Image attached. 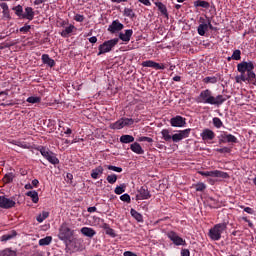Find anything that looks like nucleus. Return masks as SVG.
<instances>
[{
	"label": "nucleus",
	"mask_w": 256,
	"mask_h": 256,
	"mask_svg": "<svg viewBox=\"0 0 256 256\" xmlns=\"http://www.w3.org/2000/svg\"><path fill=\"white\" fill-rule=\"evenodd\" d=\"M119 43V38L110 39L108 41H104L101 45L98 47V56L99 55H105V53H111L113 51V48Z\"/></svg>",
	"instance_id": "0eeeda50"
},
{
	"label": "nucleus",
	"mask_w": 256,
	"mask_h": 256,
	"mask_svg": "<svg viewBox=\"0 0 256 256\" xmlns=\"http://www.w3.org/2000/svg\"><path fill=\"white\" fill-rule=\"evenodd\" d=\"M20 33L27 34L29 31H31V25L25 24L23 27L19 29Z\"/></svg>",
	"instance_id": "3c124183"
},
{
	"label": "nucleus",
	"mask_w": 256,
	"mask_h": 256,
	"mask_svg": "<svg viewBox=\"0 0 256 256\" xmlns=\"http://www.w3.org/2000/svg\"><path fill=\"white\" fill-rule=\"evenodd\" d=\"M88 213H95L97 211V207L92 206L87 208Z\"/></svg>",
	"instance_id": "338daca9"
},
{
	"label": "nucleus",
	"mask_w": 256,
	"mask_h": 256,
	"mask_svg": "<svg viewBox=\"0 0 256 256\" xmlns=\"http://www.w3.org/2000/svg\"><path fill=\"white\" fill-rule=\"evenodd\" d=\"M41 59L44 65H48V67H55V60L49 57V54H43Z\"/></svg>",
	"instance_id": "412c9836"
},
{
	"label": "nucleus",
	"mask_w": 256,
	"mask_h": 256,
	"mask_svg": "<svg viewBox=\"0 0 256 256\" xmlns=\"http://www.w3.org/2000/svg\"><path fill=\"white\" fill-rule=\"evenodd\" d=\"M242 219L245 223H248V227L253 228V222H251V220H248L247 217H242Z\"/></svg>",
	"instance_id": "680f3d73"
},
{
	"label": "nucleus",
	"mask_w": 256,
	"mask_h": 256,
	"mask_svg": "<svg viewBox=\"0 0 256 256\" xmlns=\"http://www.w3.org/2000/svg\"><path fill=\"white\" fill-rule=\"evenodd\" d=\"M231 59H233V61H241V50H234Z\"/></svg>",
	"instance_id": "a19ab883"
},
{
	"label": "nucleus",
	"mask_w": 256,
	"mask_h": 256,
	"mask_svg": "<svg viewBox=\"0 0 256 256\" xmlns=\"http://www.w3.org/2000/svg\"><path fill=\"white\" fill-rule=\"evenodd\" d=\"M13 11H15V15H17V17H20L21 19H23V6L18 5L16 7L12 8Z\"/></svg>",
	"instance_id": "58836bf2"
},
{
	"label": "nucleus",
	"mask_w": 256,
	"mask_h": 256,
	"mask_svg": "<svg viewBox=\"0 0 256 256\" xmlns=\"http://www.w3.org/2000/svg\"><path fill=\"white\" fill-rule=\"evenodd\" d=\"M127 186H125V184H121L120 186H117L114 190V193L116 195H123V193H125V189Z\"/></svg>",
	"instance_id": "ea45409f"
},
{
	"label": "nucleus",
	"mask_w": 256,
	"mask_h": 256,
	"mask_svg": "<svg viewBox=\"0 0 256 256\" xmlns=\"http://www.w3.org/2000/svg\"><path fill=\"white\" fill-rule=\"evenodd\" d=\"M195 189L198 192H203V191H205V189H207V185H205V183H203V182H200L195 185Z\"/></svg>",
	"instance_id": "09e8293b"
},
{
	"label": "nucleus",
	"mask_w": 256,
	"mask_h": 256,
	"mask_svg": "<svg viewBox=\"0 0 256 256\" xmlns=\"http://www.w3.org/2000/svg\"><path fill=\"white\" fill-rule=\"evenodd\" d=\"M0 256H17V250L11 248H5L0 251Z\"/></svg>",
	"instance_id": "cd10ccee"
},
{
	"label": "nucleus",
	"mask_w": 256,
	"mask_h": 256,
	"mask_svg": "<svg viewBox=\"0 0 256 256\" xmlns=\"http://www.w3.org/2000/svg\"><path fill=\"white\" fill-rule=\"evenodd\" d=\"M156 7L160 11V13L166 17H169V13L167 12V6L162 2H155Z\"/></svg>",
	"instance_id": "bb28decb"
},
{
	"label": "nucleus",
	"mask_w": 256,
	"mask_h": 256,
	"mask_svg": "<svg viewBox=\"0 0 256 256\" xmlns=\"http://www.w3.org/2000/svg\"><path fill=\"white\" fill-rule=\"evenodd\" d=\"M163 69H165V64H159V63L156 64V71H161Z\"/></svg>",
	"instance_id": "e2e57ef3"
},
{
	"label": "nucleus",
	"mask_w": 256,
	"mask_h": 256,
	"mask_svg": "<svg viewBox=\"0 0 256 256\" xmlns=\"http://www.w3.org/2000/svg\"><path fill=\"white\" fill-rule=\"evenodd\" d=\"M74 233L75 231L69 228V224H67V222H64L59 227L58 239H60V241H63L64 243H67V241H71Z\"/></svg>",
	"instance_id": "20e7f679"
},
{
	"label": "nucleus",
	"mask_w": 256,
	"mask_h": 256,
	"mask_svg": "<svg viewBox=\"0 0 256 256\" xmlns=\"http://www.w3.org/2000/svg\"><path fill=\"white\" fill-rule=\"evenodd\" d=\"M139 3H142L143 5H145L146 7H151V1L149 0H138Z\"/></svg>",
	"instance_id": "052dcab7"
},
{
	"label": "nucleus",
	"mask_w": 256,
	"mask_h": 256,
	"mask_svg": "<svg viewBox=\"0 0 256 256\" xmlns=\"http://www.w3.org/2000/svg\"><path fill=\"white\" fill-rule=\"evenodd\" d=\"M229 97L221 94L213 96V91L205 89L200 92L196 98V103H202L203 105H214V107H221Z\"/></svg>",
	"instance_id": "f257e3e1"
},
{
	"label": "nucleus",
	"mask_w": 256,
	"mask_h": 256,
	"mask_svg": "<svg viewBox=\"0 0 256 256\" xmlns=\"http://www.w3.org/2000/svg\"><path fill=\"white\" fill-rule=\"evenodd\" d=\"M130 215H132V217L138 221V223H143V215L139 212H137V210L135 209H131L130 210Z\"/></svg>",
	"instance_id": "c756f323"
},
{
	"label": "nucleus",
	"mask_w": 256,
	"mask_h": 256,
	"mask_svg": "<svg viewBox=\"0 0 256 256\" xmlns=\"http://www.w3.org/2000/svg\"><path fill=\"white\" fill-rule=\"evenodd\" d=\"M199 175L202 177H216L220 179H229V174L227 172H223L220 170H213V171H199Z\"/></svg>",
	"instance_id": "6e6552de"
},
{
	"label": "nucleus",
	"mask_w": 256,
	"mask_h": 256,
	"mask_svg": "<svg viewBox=\"0 0 256 256\" xmlns=\"http://www.w3.org/2000/svg\"><path fill=\"white\" fill-rule=\"evenodd\" d=\"M48 217H49V212L43 211L41 214H39L36 217V220L38 221V223H43L45 219H47Z\"/></svg>",
	"instance_id": "4c0bfd02"
},
{
	"label": "nucleus",
	"mask_w": 256,
	"mask_h": 256,
	"mask_svg": "<svg viewBox=\"0 0 256 256\" xmlns=\"http://www.w3.org/2000/svg\"><path fill=\"white\" fill-rule=\"evenodd\" d=\"M22 19H28V21H33V19H35V12L32 7L25 8V13L22 15Z\"/></svg>",
	"instance_id": "f3484780"
},
{
	"label": "nucleus",
	"mask_w": 256,
	"mask_h": 256,
	"mask_svg": "<svg viewBox=\"0 0 256 256\" xmlns=\"http://www.w3.org/2000/svg\"><path fill=\"white\" fill-rule=\"evenodd\" d=\"M81 233L82 235H84L85 237H95V235H97V232L95 231V229L93 228H89V227H83L81 228Z\"/></svg>",
	"instance_id": "a211bd4d"
},
{
	"label": "nucleus",
	"mask_w": 256,
	"mask_h": 256,
	"mask_svg": "<svg viewBox=\"0 0 256 256\" xmlns=\"http://www.w3.org/2000/svg\"><path fill=\"white\" fill-rule=\"evenodd\" d=\"M207 31H209L207 28V24H199L197 28L198 35H200L201 37H205V33H207Z\"/></svg>",
	"instance_id": "72a5a7b5"
},
{
	"label": "nucleus",
	"mask_w": 256,
	"mask_h": 256,
	"mask_svg": "<svg viewBox=\"0 0 256 256\" xmlns=\"http://www.w3.org/2000/svg\"><path fill=\"white\" fill-rule=\"evenodd\" d=\"M236 83H241L243 81L244 83L247 81L248 83H251L252 85L256 86V81L253 79H249L248 76H245L243 74H240L239 76L235 77Z\"/></svg>",
	"instance_id": "4be33fe9"
},
{
	"label": "nucleus",
	"mask_w": 256,
	"mask_h": 256,
	"mask_svg": "<svg viewBox=\"0 0 256 256\" xmlns=\"http://www.w3.org/2000/svg\"><path fill=\"white\" fill-rule=\"evenodd\" d=\"M253 69H255V64L253 62H241L237 65V71L241 73V75H245L247 73V78L252 79L256 81V74L253 72Z\"/></svg>",
	"instance_id": "7ed1b4c3"
},
{
	"label": "nucleus",
	"mask_w": 256,
	"mask_h": 256,
	"mask_svg": "<svg viewBox=\"0 0 256 256\" xmlns=\"http://www.w3.org/2000/svg\"><path fill=\"white\" fill-rule=\"evenodd\" d=\"M130 149L131 151H133V153H136L137 155H143L145 153V150H143V147H141V144L137 142L131 144Z\"/></svg>",
	"instance_id": "6ab92c4d"
},
{
	"label": "nucleus",
	"mask_w": 256,
	"mask_h": 256,
	"mask_svg": "<svg viewBox=\"0 0 256 256\" xmlns=\"http://www.w3.org/2000/svg\"><path fill=\"white\" fill-rule=\"evenodd\" d=\"M16 203L15 201L5 197L0 196V208L1 209H13L15 207Z\"/></svg>",
	"instance_id": "f8f14e48"
},
{
	"label": "nucleus",
	"mask_w": 256,
	"mask_h": 256,
	"mask_svg": "<svg viewBox=\"0 0 256 256\" xmlns=\"http://www.w3.org/2000/svg\"><path fill=\"white\" fill-rule=\"evenodd\" d=\"M160 134L166 143H171V141H173V143H179L191 135V128L177 130L175 134H171L170 129H162Z\"/></svg>",
	"instance_id": "f03ea898"
},
{
	"label": "nucleus",
	"mask_w": 256,
	"mask_h": 256,
	"mask_svg": "<svg viewBox=\"0 0 256 256\" xmlns=\"http://www.w3.org/2000/svg\"><path fill=\"white\" fill-rule=\"evenodd\" d=\"M125 25H123L119 20H114L111 25L108 26L109 33H119V31H123Z\"/></svg>",
	"instance_id": "ddd939ff"
},
{
	"label": "nucleus",
	"mask_w": 256,
	"mask_h": 256,
	"mask_svg": "<svg viewBox=\"0 0 256 256\" xmlns=\"http://www.w3.org/2000/svg\"><path fill=\"white\" fill-rule=\"evenodd\" d=\"M120 200H122L124 203H131V196L129 194H123L120 196Z\"/></svg>",
	"instance_id": "8fccbe9b"
},
{
	"label": "nucleus",
	"mask_w": 256,
	"mask_h": 256,
	"mask_svg": "<svg viewBox=\"0 0 256 256\" xmlns=\"http://www.w3.org/2000/svg\"><path fill=\"white\" fill-rule=\"evenodd\" d=\"M103 166H98L94 169L91 170V177L92 179H99V177H101V175H103Z\"/></svg>",
	"instance_id": "aec40b11"
},
{
	"label": "nucleus",
	"mask_w": 256,
	"mask_h": 256,
	"mask_svg": "<svg viewBox=\"0 0 256 256\" xmlns=\"http://www.w3.org/2000/svg\"><path fill=\"white\" fill-rule=\"evenodd\" d=\"M135 141V137L129 135V134H124L120 137V143H133Z\"/></svg>",
	"instance_id": "c85d7f7f"
},
{
	"label": "nucleus",
	"mask_w": 256,
	"mask_h": 256,
	"mask_svg": "<svg viewBox=\"0 0 256 256\" xmlns=\"http://www.w3.org/2000/svg\"><path fill=\"white\" fill-rule=\"evenodd\" d=\"M203 141H213L215 139V132L213 130L206 128L200 134Z\"/></svg>",
	"instance_id": "2eb2a0df"
},
{
	"label": "nucleus",
	"mask_w": 256,
	"mask_h": 256,
	"mask_svg": "<svg viewBox=\"0 0 256 256\" xmlns=\"http://www.w3.org/2000/svg\"><path fill=\"white\" fill-rule=\"evenodd\" d=\"M166 235L168 239H170V241H172V243H174L176 246L187 245L185 239L181 238V236H179V234H177L175 231H168Z\"/></svg>",
	"instance_id": "1a4fd4ad"
},
{
	"label": "nucleus",
	"mask_w": 256,
	"mask_h": 256,
	"mask_svg": "<svg viewBox=\"0 0 256 256\" xmlns=\"http://www.w3.org/2000/svg\"><path fill=\"white\" fill-rule=\"evenodd\" d=\"M221 143H228L227 141V132H223V134L220 135L219 144Z\"/></svg>",
	"instance_id": "5fc2aeb1"
},
{
	"label": "nucleus",
	"mask_w": 256,
	"mask_h": 256,
	"mask_svg": "<svg viewBox=\"0 0 256 256\" xmlns=\"http://www.w3.org/2000/svg\"><path fill=\"white\" fill-rule=\"evenodd\" d=\"M77 29L75 28V25L70 24L68 27H66L64 30H62V32L60 33L61 37H69V35H71V33H73V31Z\"/></svg>",
	"instance_id": "393cba45"
},
{
	"label": "nucleus",
	"mask_w": 256,
	"mask_h": 256,
	"mask_svg": "<svg viewBox=\"0 0 256 256\" xmlns=\"http://www.w3.org/2000/svg\"><path fill=\"white\" fill-rule=\"evenodd\" d=\"M15 237H17V231L12 230L10 233L2 235L0 241L6 243V241H11V239H15Z\"/></svg>",
	"instance_id": "5701e85b"
},
{
	"label": "nucleus",
	"mask_w": 256,
	"mask_h": 256,
	"mask_svg": "<svg viewBox=\"0 0 256 256\" xmlns=\"http://www.w3.org/2000/svg\"><path fill=\"white\" fill-rule=\"evenodd\" d=\"M36 150L39 151L42 157H44V159H47L51 163V165H59V158H57L55 153L49 150V148L45 146H38Z\"/></svg>",
	"instance_id": "423d86ee"
},
{
	"label": "nucleus",
	"mask_w": 256,
	"mask_h": 256,
	"mask_svg": "<svg viewBox=\"0 0 256 256\" xmlns=\"http://www.w3.org/2000/svg\"><path fill=\"white\" fill-rule=\"evenodd\" d=\"M109 127L110 129H113V130H119V129H123V127L125 126L123 125L122 118H120L118 121L111 123Z\"/></svg>",
	"instance_id": "473e14b6"
},
{
	"label": "nucleus",
	"mask_w": 256,
	"mask_h": 256,
	"mask_svg": "<svg viewBox=\"0 0 256 256\" xmlns=\"http://www.w3.org/2000/svg\"><path fill=\"white\" fill-rule=\"evenodd\" d=\"M121 119L123 121L124 127H129L133 125V123H135V120H133L132 118H121Z\"/></svg>",
	"instance_id": "de8ad7c7"
},
{
	"label": "nucleus",
	"mask_w": 256,
	"mask_h": 256,
	"mask_svg": "<svg viewBox=\"0 0 256 256\" xmlns=\"http://www.w3.org/2000/svg\"><path fill=\"white\" fill-rule=\"evenodd\" d=\"M136 254L131 251L124 252V256H135Z\"/></svg>",
	"instance_id": "774afa93"
},
{
	"label": "nucleus",
	"mask_w": 256,
	"mask_h": 256,
	"mask_svg": "<svg viewBox=\"0 0 256 256\" xmlns=\"http://www.w3.org/2000/svg\"><path fill=\"white\" fill-rule=\"evenodd\" d=\"M2 13L4 17H6V19H11V14L9 13V10H3Z\"/></svg>",
	"instance_id": "0e129e2a"
},
{
	"label": "nucleus",
	"mask_w": 256,
	"mask_h": 256,
	"mask_svg": "<svg viewBox=\"0 0 256 256\" xmlns=\"http://www.w3.org/2000/svg\"><path fill=\"white\" fill-rule=\"evenodd\" d=\"M74 21H77V23H83V21H85V16L81 14H76L74 16Z\"/></svg>",
	"instance_id": "864d4df0"
},
{
	"label": "nucleus",
	"mask_w": 256,
	"mask_h": 256,
	"mask_svg": "<svg viewBox=\"0 0 256 256\" xmlns=\"http://www.w3.org/2000/svg\"><path fill=\"white\" fill-rule=\"evenodd\" d=\"M1 9H3V11H7L9 10V5H7V3L3 2L0 4Z\"/></svg>",
	"instance_id": "69168bd1"
},
{
	"label": "nucleus",
	"mask_w": 256,
	"mask_h": 256,
	"mask_svg": "<svg viewBox=\"0 0 256 256\" xmlns=\"http://www.w3.org/2000/svg\"><path fill=\"white\" fill-rule=\"evenodd\" d=\"M146 199H151V193L149 192L147 186H142L138 190V194L136 195V201H143Z\"/></svg>",
	"instance_id": "9b49d317"
},
{
	"label": "nucleus",
	"mask_w": 256,
	"mask_h": 256,
	"mask_svg": "<svg viewBox=\"0 0 256 256\" xmlns=\"http://www.w3.org/2000/svg\"><path fill=\"white\" fill-rule=\"evenodd\" d=\"M106 181H108L110 185H115V183H117V174L108 175Z\"/></svg>",
	"instance_id": "c03bdc74"
},
{
	"label": "nucleus",
	"mask_w": 256,
	"mask_h": 256,
	"mask_svg": "<svg viewBox=\"0 0 256 256\" xmlns=\"http://www.w3.org/2000/svg\"><path fill=\"white\" fill-rule=\"evenodd\" d=\"M27 103H31L32 105H35V103H39L41 101V97L38 96H30L26 99Z\"/></svg>",
	"instance_id": "37998d69"
},
{
	"label": "nucleus",
	"mask_w": 256,
	"mask_h": 256,
	"mask_svg": "<svg viewBox=\"0 0 256 256\" xmlns=\"http://www.w3.org/2000/svg\"><path fill=\"white\" fill-rule=\"evenodd\" d=\"M221 75L216 74L215 76H207L203 78L202 82L205 83V85H215L216 83H219Z\"/></svg>",
	"instance_id": "dca6fc26"
},
{
	"label": "nucleus",
	"mask_w": 256,
	"mask_h": 256,
	"mask_svg": "<svg viewBox=\"0 0 256 256\" xmlns=\"http://www.w3.org/2000/svg\"><path fill=\"white\" fill-rule=\"evenodd\" d=\"M194 7H202V9H209L211 4L205 0H196L194 1Z\"/></svg>",
	"instance_id": "a878e982"
},
{
	"label": "nucleus",
	"mask_w": 256,
	"mask_h": 256,
	"mask_svg": "<svg viewBox=\"0 0 256 256\" xmlns=\"http://www.w3.org/2000/svg\"><path fill=\"white\" fill-rule=\"evenodd\" d=\"M123 15L124 17H129V19H135L137 17L131 8H124Z\"/></svg>",
	"instance_id": "c9c22d12"
},
{
	"label": "nucleus",
	"mask_w": 256,
	"mask_h": 256,
	"mask_svg": "<svg viewBox=\"0 0 256 256\" xmlns=\"http://www.w3.org/2000/svg\"><path fill=\"white\" fill-rule=\"evenodd\" d=\"M207 22H206V25H207V29H210L211 31H213L214 27H213V24H211V19L207 18L206 17Z\"/></svg>",
	"instance_id": "bf43d9fd"
},
{
	"label": "nucleus",
	"mask_w": 256,
	"mask_h": 256,
	"mask_svg": "<svg viewBox=\"0 0 256 256\" xmlns=\"http://www.w3.org/2000/svg\"><path fill=\"white\" fill-rule=\"evenodd\" d=\"M105 167L109 171H115L116 173H122L123 172V168H121V167H117V166H113V165H106Z\"/></svg>",
	"instance_id": "a18cd8bd"
},
{
	"label": "nucleus",
	"mask_w": 256,
	"mask_h": 256,
	"mask_svg": "<svg viewBox=\"0 0 256 256\" xmlns=\"http://www.w3.org/2000/svg\"><path fill=\"white\" fill-rule=\"evenodd\" d=\"M140 141H146L147 143H153V138L147 137V136H142V137H140Z\"/></svg>",
	"instance_id": "4d7b16f0"
},
{
	"label": "nucleus",
	"mask_w": 256,
	"mask_h": 256,
	"mask_svg": "<svg viewBox=\"0 0 256 256\" xmlns=\"http://www.w3.org/2000/svg\"><path fill=\"white\" fill-rule=\"evenodd\" d=\"M14 179H15V174L13 172H8L4 175L2 181L3 183L9 184V183H13Z\"/></svg>",
	"instance_id": "7c9ffc66"
},
{
	"label": "nucleus",
	"mask_w": 256,
	"mask_h": 256,
	"mask_svg": "<svg viewBox=\"0 0 256 256\" xmlns=\"http://www.w3.org/2000/svg\"><path fill=\"white\" fill-rule=\"evenodd\" d=\"M226 141H228V143H239V140L237 139V137L229 133H227Z\"/></svg>",
	"instance_id": "49530a36"
},
{
	"label": "nucleus",
	"mask_w": 256,
	"mask_h": 256,
	"mask_svg": "<svg viewBox=\"0 0 256 256\" xmlns=\"http://www.w3.org/2000/svg\"><path fill=\"white\" fill-rule=\"evenodd\" d=\"M225 229H227L226 223H218L209 230L208 236L212 241H220L221 235H223V231H225Z\"/></svg>",
	"instance_id": "39448f33"
},
{
	"label": "nucleus",
	"mask_w": 256,
	"mask_h": 256,
	"mask_svg": "<svg viewBox=\"0 0 256 256\" xmlns=\"http://www.w3.org/2000/svg\"><path fill=\"white\" fill-rule=\"evenodd\" d=\"M212 121H213V125H214V127H216V129H221V127H223V121H221V118L214 117Z\"/></svg>",
	"instance_id": "79ce46f5"
},
{
	"label": "nucleus",
	"mask_w": 256,
	"mask_h": 256,
	"mask_svg": "<svg viewBox=\"0 0 256 256\" xmlns=\"http://www.w3.org/2000/svg\"><path fill=\"white\" fill-rule=\"evenodd\" d=\"M142 67H150L152 69H156L157 62H155L153 60H146V61L142 62Z\"/></svg>",
	"instance_id": "e433bc0d"
},
{
	"label": "nucleus",
	"mask_w": 256,
	"mask_h": 256,
	"mask_svg": "<svg viewBox=\"0 0 256 256\" xmlns=\"http://www.w3.org/2000/svg\"><path fill=\"white\" fill-rule=\"evenodd\" d=\"M181 256H191V252L189 251V249H182L181 250Z\"/></svg>",
	"instance_id": "13d9d810"
},
{
	"label": "nucleus",
	"mask_w": 256,
	"mask_h": 256,
	"mask_svg": "<svg viewBox=\"0 0 256 256\" xmlns=\"http://www.w3.org/2000/svg\"><path fill=\"white\" fill-rule=\"evenodd\" d=\"M26 195L27 197H31L34 203H39V193L37 191H28Z\"/></svg>",
	"instance_id": "f704fd0d"
},
{
	"label": "nucleus",
	"mask_w": 256,
	"mask_h": 256,
	"mask_svg": "<svg viewBox=\"0 0 256 256\" xmlns=\"http://www.w3.org/2000/svg\"><path fill=\"white\" fill-rule=\"evenodd\" d=\"M217 153H231V148L229 147H223V148H217Z\"/></svg>",
	"instance_id": "6e6d98bb"
},
{
	"label": "nucleus",
	"mask_w": 256,
	"mask_h": 256,
	"mask_svg": "<svg viewBox=\"0 0 256 256\" xmlns=\"http://www.w3.org/2000/svg\"><path fill=\"white\" fill-rule=\"evenodd\" d=\"M118 37V40L120 39L124 43H129V41H131V37H133V29H127L124 30V32H120Z\"/></svg>",
	"instance_id": "4468645a"
},
{
	"label": "nucleus",
	"mask_w": 256,
	"mask_h": 256,
	"mask_svg": "<svg viewBox=\"0 0 256 256\" xmlns=\"http://www.w3.org/2000/svg\"><path fill=\"white\" fill-rule=\"evenodd\" d=\"M51 241H53V237L46 236L45 238L40 239L38 244L40 245V247H45L47 245H51Z\"/></svg>",
	"instance_id": "2f4dec72"
},
{
	"label": "nucleus",
	"mask_w": 256,
	"mask_h": 256,
	"mask_svg": "<svg viewBox=\"0 0 256 256\" xmlns=\"http://www.w3.org/2000/svg\"><path fill=\"white\" fill-rule=\"evenodd\" d=\"M171 127H185L187 125V119L183 116H175L170 119Z\"/></svg>",
	"instance_id": "9d476101"
},
{
	"label": "nucleus",
	"mask_w": 256,
	"mask_h": 256,
	"mask_svg": "<svg viewBox=\"0 0 256 256\" xmlns=\"http://www.w3.org/2000/svg\"><path fill=\"white\" fill-rule=\"evenodd\" d=\"M101 227L102 229H104L106 235H109V237H112V238L117 237V234H115V230H113V228H111L109 224L103 223Z\"/></svg>",
	"instance_id": "b1692460"
},
{
	"label": "nucleus",
	"mask_w": 256,
	"mask_h": 256,
	"mask_svg": "<svg viewBox=\"0 0 256 256\" xmlns=\"http://www.w3.org/2000/svg\"><path fill=\"white\" fill-rule=\"evenodd\" d=\"M240 209H244L245 213H248V215H255V210L251 207L240 206Z\"/></svg>",
	"instance_id": "603ef678"
}]
</instances>
